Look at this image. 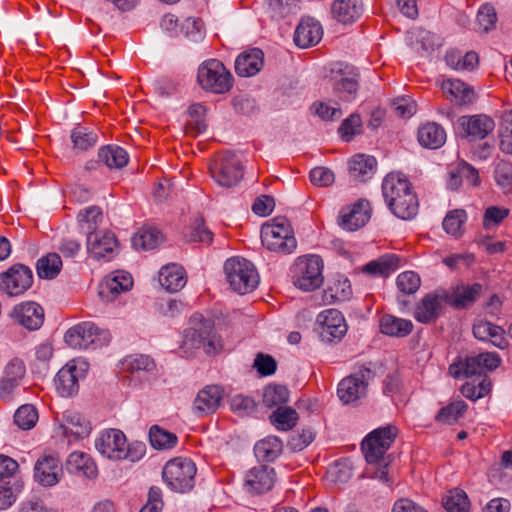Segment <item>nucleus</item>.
Wrapping results in <instances>:
<instances>
[{"label":"nucleus","mask_w":512,"mask_h":512,"mask_svg":"<svg viewBox=\"0 0 512 512\" xmlns=\"http://www.w3.org/2000/svg\"><path fill=\"white\" fill-rule=\"evenodd\" d=\"M382 193L391 212L403 220L412 219L418 212V199L411 184L403 176L388 174L382 183Z\"/></svg>","instance_id":"obj_1"},{"label":"nucleus","mask_w":512,"mask_h":512,"mask_svg":"<svg viewBox=\"0 0 512 512\" xmlns=\"http://www.w3.org/2000/svg\"><path fill=\"white\" fill-rule=\"evenodd\" d=\"M396 435L397 428L393 425H388L373 430L362 442V451L366 461L369 464L378 465L372 477L384 483L390 481L387 471L390 456H386V452L390 448Z\"/></svg>","instance_id":"obj_2"},{"label":"nucleus","mask_w":512,"mask_h":512,"mask_svg":"<svg viewBox=\"0 0 512 512\" xmlns=\"http://www.w3.org/2000/svg\"><path fill=\"white\" fill-rule=\"evenodd\" d=\"M261 241L267 250L278 254H290L297 247L294 231L285 217H276L264 224L261 228Z\"/></svg>","instance_id":"obj_3"},{"label":"nucleus","mask_w":512,"mask_h":512,"mask_svg":"<svg viewBox=\"0 0 512 512\" xmlns=\"http://www.w3.org/2000/svg\"><path fill=\"white\" fill-rule=\"evenodd\" d=\"M224 272L231 288L239 294L250 293L259 284L256 267L245 258L233 257L226 260Z\"/></svg>","instance_id":"obj_4"},{"label":"nucleus","mask_w":512,"mask_h":512,"mask_svg":"<svg viewBox=\"0 0 512 512\" xmlns=\"http://www.w3.org/2000/svg\"><path fill=\"white\" fill-rule=\"evenodd\" d=\"M375 378V372L366 366L359 367L354 373L343 378L337 386V396L344 405H355L367 396L369 383Z\"/></svg>","instance_id":"obj_5"},{"label":"nucleus","mask_w":512,"mask_h":512,"mask_svg":"<svg viewBox=\"0 0 512 512\" xmlns=\"http://www.w3.org/2000/svg\"><path fill=\"white\" fill-rule=\"evenodd\" d=\"M197 80L204 90L215 94H224L233 86L231 72L217 59L207 60L199 66Z\"/></svg>","instance_id":"obj_6"},{"label":"nucleus","mask_w":512,"mask_h":512,"mask_svg":"<svg viewBox=\"0 0 512 512\" xmlns=\"http://www.w3.org/2000/svg\"><path fill=\"white\" fill-rule=\"evenodd\" d=\"M195 464L187 458H174L166 463L162 477L166 485L175 492L185 493L194 487Z\"/></svg>","instance_id":"obj_7"},{"label":"nucleus","mask_w":512,"mask_h":512,"mask_svg":"<svg viewBox=\"0 0 512 512\" xmlns=\"http://www.w3.org/2000/svg\"><path fill=\"white\" fill-rule=\"evenodd\" d=\"M64 338L73 349H96L109 343L110 333L92 322H83L70 328Z\"/></svg>","instance_id":"obj_8"},{"label":"nucleus","mask_w":512,"mask_h":512,"mask_svg":"<svg viewBox=\"0 0 512 512\" xmlns=\"http://www.w3.org/2000/svg\"><path fill=\"white\" fill-rule=\"evenodd\" d=\"M323 262L317 255L299 257L293 267V283L303 291H312L323 283Z\"/></svg>","instance_id":"obj_9"},{"label":"nucleus","mask_w":512,"mask_h":512,"mask_svg":"<svg viewBox=\"0 0 512 512\" xmlns=\"http://www.w3.org/2000/svg\"><path fill=\"white\" fill-rule=\"evenodd\" d=\"M209 171L214 181L226 188L237 185L243 178L241 161L231 152L219 155L210 165Z\"/></svg>","instance_id":"obj_10"},{"label":"nucleus","mask_w":512,"mask_h":512,"mask_svg":"<svg viewBox=\"0 0 512 512\" xmlns=\"http://www.w3.org/2000/svg\"><path fill=\"white\" fill-rule=\"evenodd\" d=\"M500 362L501 358L497 353H480L476 356L467 357L464 361L451 364L449 374L454 378L481 376L486 371L496 369Z\"/></svg>","instance_id":"obj_11"},{"label":"nucleus","mask_w":512,"mask_h":512,"mask_svg":"<svg viewBox=\"0 0 512 512\" xmlns=\"http://www.w3.org/2000/svg\"><path fill=\"white\" fill-rule=\"evenodd\" d=\"M88 364L83 360L69 361L62 367L54 379L57 392L62 397L76 395L79 390V381L86 377Z\"/></svg>","instance_id":"obj_12"},{"label":"nucleus","mask_w":512,"mask_h":512,"mask_svg":"<svg viewBox=\"0 0 512 512\" xmlns=\"http://www.w3.org/2000/svg\"><path fill=\"white\" fill-rule=\"evenodd\" d=\"M33 283L32 270L23 264H14L0 274V289L9 297L24 294Z\"/></svg>","instance_id":"obj_13"},{"label":"nucleus","mask_w":512,"mask_h":512,"mask_svg":"<svg viewBox=\"0 0 512 512\" xmlns=\"http://www.w3.org/2000/svg\"><path fill=\"white\" fill-rule=\"evenodd\" d=\"M56 420V434L67 438L69 443L88 437L92 429L90 421L74 410L64 411Z\"/></svg>","instance_id":"obj_14"},{"label":"nucleus","mask_w":512,"mask_h":512,"mask_svg":"<svg viewBox=\"0 0 512 512\" xmlns=\"http://www.w3.org/2000/svg\"><path fill=\"white\" fill-rule=\"evenodd\" d=\"M319 335L324 342L340 341L347 332V324L337 309H326L317 316Z\"/></svg>","instance_id":"obj_15"},{"label":"nucleus","mask_w":512,"mask_h":512,"mask_svg":"<svg viewBox=\"0 0 512 512\" xmlns=\"http://www.w3.org/2000/svg\"><path fill=\"white\" fill-rule=\"evenodd\" d=\"M8 316L14 324L28 331H36L44 323V309L33 301L21 302L15 305Z\"/></svg>","instance_id":"obj_16"},{"label":"nucleus","mask_w":512,"mask_h":512,"mask_svg":"<svg viewBox=\"0 0 512 512\" xmlns=\"http://www.w3.org/2000/svg\"><path fill=\"white\" fill-rule=\"evenodd\" d=\"M63 477L62 463L58 457L44 455L34 465V480L43 487H52Z\"/></svg>","instance_id":"obj_17"},{"label":"nucleus","mask_w":512,"mask_h":512,"mask_svg":"<svg viewBox=\"0 0 512 512\" xmlns=\"http://www.w3.org/2000/svg\"><path fill=\"white\" fill-rule=\"evenodd\" d=\"M126 440L122 431L109 429L96 439L95 447L101 455L110 460H124Z\"/></svg>","instance_id":"obj_18"},{"label":"nucleus","mask_w":512,"mask_h":512,"mask_svg":"<svg viewBox=\"0 0 512 512\" xmlns=\"http://www.w3.org/2000/svg\"><path fill=\"white\" fill-rule=\"evenodd\" d=\"M87 251L96 259L110 260L116 254L118 242L112 232L100 231L86 236Z\"/></svg>","instance_id":"obj_19"},{"label":"nucleus","mask_w":512,"mask_h":512,"mask_svg":"<svg viewBox=\"0 0 512 512\" xmlns=\"http://www.w3.org/2000/svg\"><path fill=\"white\" fill-rule=\"evenodd\" d=\"M481 292L482 285L479 283L473 285L459 284L449 290H441L440 296L451 306L457 309H465L476 301Z\"/></svg>","instance_id":"obj_20"},{"label":"nucleus","mask_w":512,"mask_h":512,"mask_svg":"<svg viewBox=\"0 0 512 512\" xmlns=\"http://www.w3.org/2000/svg\"><path fill=\"white\" fill-rule=\"evenodd\" d=\"M371 217L369 202L358 200L351 206L343 208L339 215V225L347 231H356L363 227Z\"/></svg>","instance_id":"obj_21"},{"label":"nucleus","mask_w":512,"mask_h":512,"mask_svg":"<svg viewBox=\"0 0 512 512\" xmlns=\"http://www.w3.org/2000/svg\"><path fill=\"white\" fill-rule=\"evenodd\" d=\"M275 472L272 468L260 465L253 467L246 475L245 488L248 492L262 494L274 485Z\"/></svg>","instance_id":"obj_22"},{"label":"nucleus","mask_w":512,"mask_h":512,"mask_svg":"<svg viewBox=\"0 0 512 512\" xmlns=\"http://www.w3.org/2000/svg\"><path fill=\"white\" fill-rule=\"evenodd\" d=\"M222 390L217 385H208L200 390L193 402V411L198 416L214 413L220 406Z\"/></svg>","instance_id":"obj_23"},{"label":"nucleus","mask_w":512,"mask_h":512,"mask_svg":"<svg viewBox=\"0 0 512 512\" xmlns=\"http://www.w3.org/2000/svg\"><path fill=\"white\" fill-rule=\"evenodd\" d=\"M349 71L347 73L339 69L334 77L333 91L337 97L344 102L353 101L358 93L357 73L353 69L346 66Z\"/></svg>","instance_id":"obj_24"},{"label":"nucleus","mask_w":512,"mask_h":512,"mask_svg":"<svg viewBox=\"0 0 512 512\" xmlns=\"http://www.w3.org/2000/svg\"><path fill=\"white\" fill-rule=\"evenodd\" d=\"M323 36L321 24L313 18H304L296 28L294 42L301 48L316 45Z\"/></svg>","instance_id":"obj_25"},{"label":"nucleus","mask_w":512,"mask_h":512,"mask_svg":"<svg viewBox=\"0 0 512 512\" xmlns=\"http://www.w3.org/2000/svg\"><path fill=\"white\" fill-rule=\"evenodd\" d=\"M459 121L466 135L474 139H484L495 127L494 121L486 115L463 116Z\"/></svg>","instance_id":"obj_26"},{"label":"nucleus","mask_w":512,"mask_h":512,"mask_svg":"<svg viewBox=\"0 0 512 512\" xmlns=\"http://www.w3.org/2000/svg\"><path fill=\"white\" fill-rule=\"evenodd\" d=\"M441 290L427 294L417 306L414 316L421 323L434 321L441 312V304L445 302L440 296Z\"/></svg>","instance_id":"obj_27"},{"label":"nucleus","mask_w":512,"mask_h":512,"mask_svg":"<svg viewBox=\"0 0 512 512\" xmlns=\"http://www.w3.org/2000/svg\"><path fill=\"white\" fill-rule=\"evenodd\" d=\"M262 66L263 52L257 48L243 52L235 61V71L241 77H250L257 74Z\"/></svg>","instance_id":"obj_28"},{"label":"nucleus","mask_w":512,"mask_h":512,"mask_svg":"<svg viewBox=\"0 0 512 512\" xmlns=\"http://www.w3.org/2000/svg\"><path fill=\"white\" fill-rule=\"evenodd\" d=\"M331 12L338 22L348 24L361 16L363 4L361 0H335Z\"/></svg>","instance_id":"obj_29"},{"label":"nucleus","mask_w":512,"mask_h":512,"mask_svg":"<svg viewBox=\"0 0 512 512\" xmlns=\"http://www.w3.org/2000/svg\"><path fill=\"white\" fill-rule=\"evenodd\" d=\"M186 282L184 269L180 265H166L159 272V283L168 292H178Z\"/></svg>","instance_id":"obj_30"},{"label":"nucleus","mask_w":512,"mask_h":512,"mask_svg":"<svg viewBox=\"0 0 512 512\" xmlns=\"http://www.w3.org/2000/svg\"><path fill=\"white\" fill-rule=\"evenodd\" d=\"M441 89L447 99L455 101L460 105L469 104L474 99V91L458 79L444 80L441 84Z\"/></svg>","instance_id":"obj_31"},{"label":"nucleus","mask_w":512,"mask_h":512,"mask_svg":"<svg viewBox=\"0 0 512 512\" xmlns=\"http://www.w3.org/2000/svg\"><path fill=\"white\" fill-rule=\"evenodd\" d=\"M352 296V287L349 279L339 275L331 282L323 292L324 304H333L336 302L347 301Z\"/></svg>","instance_id":"obj_32"},{"label":"nucleus","mask_w":512,"mask_h":512,"mask_svg":"<svg viewBox=\"0 0 512 512\" xmlns=\"http://www.w3.org/2000/svg\"><path fill=\"white\" fill-rule=\"evenodd\" d=\"M67 470L70 473L83 475L86 478L93 479L97 476V466L91 457L82 452H73L67 459Z\"/></svg>","instance_id":"obj_33"},{"label":"nucleus","mask_w":512,"mask_h":512,"mask_svg":"<svg viewBox=\"0 0 512 512\" xmlns=\"http://www.w3.org/2000/svg\"><path fill=\"white\" fill-rule=\"evenodd\" d=\"M377 161L373 156L358 154L349 161V172L357 181H367L375 173Z\"/></svg>","instance_id":"obj_34"},{"label":"nucleus","mask_w":512,"mask_h":512,"mask_svg":"<svg viewBox=\"0 0 512 512\" xmlns=\"http://www.w3.org/2000/svg\"><path fill=\"white\" fill-rule=\"evenodd\" d=\"M418 141L425 148L437 149L445 143L446 133L440 125L427 123L419 128Z\"/></svg>","instance_id":"obj_35"},{"label":"nucleus","mask_w":512,"mask_h":512,"mask_svg":"<svg viewBox=\"0 0 512 512\" xmlns=\"http://www.w3.org/2000/svg\"><path fill=\"white\" fill-rule=\"evenodd\" d=\"M413 324L410 320L384 315L380 319V331L393 337H405L411 333Z\"/></svg>","instance_id":"obj_36"},{"label":"nucleus","mask_w":512,"mask_h":512,"mask_svg":"<svg viewBox=\"0 0 512 512\" xmlns=\"http://www.w3.org/2000/svg\"><path fill=\"white\" fill-rule=\"evenodd\" d=\"M282 448V441L278 437L268 436L256 443L254 453L260 461L272 462L281 454Z\"/></svg>","instance_id":"obj_37"},{"label":"nucleus","mask_w":512,"mask_h":512,"mask_svg":"<svg viewBox=\"0 0 512 512\" xmlns=\"http://www.w3.org/2000/svg\"><path fill=\"white\" fill-rule=\"evenodd\" d=\"M398 262V256L386 254L367 263L363 267V272L372 276L387 277L398 267Z\"/></svg>","instance_id":"obj_38"},{"label":"nucleus","mask_w":512,"mask_h":512,"mask_svg":"<svg viewBox=\"0 0 512 512\" xmlns=\"http://www.w3.org/2000/svg\"><path fill=\"white\" fill-rule=\"evenodd\" d=\"M98 157L110 169H120L129 160L128 153L119 146L107 145L99 149Z\"/></svg>","instance_id":"obj_39"},{"label":"nucleus","mask_w":512,"mask_h":512,"mask_svg":"<svg viewBox=\"0 0 512 512\" xmlns=\"http://www.w3.org/2000/svg\"><path fill=\"white\" fill-rule=\"evenodd\" d=\"M162 233L154 227L142 228L132 237V245L135 249H155L163 242Z\"/></svg>","instance_id":"obj_40"},{"label":"nucleus","mask_w":512,"mask_h":512,"mask_svg":"<svg viewBox=\"0 0 512 512\" xmlns=\"http://www.w3.org/2000/svg\"><path fill=\"white\" fill-rule=\"evenodd\" d=\"M102 211L97 206L88 207L78 214V222L80 229L88 236L89 233H97L99 225L102 223Z\"/></svg>","instance_id":"obj_41"},{"label":"nucleus","mask_w":512,"mask_h":512,"mask_svg":"<svg viewBox=\"0 0 512 512\" xmlns=\"http://www.w3.org/2000/svg\"><path fill=\"white\" fill-rule=\"evenodd\" d=\"M62 267L61 257L57 253H49L37 261V273L40 278L53 279Z\"/></svg>","instance_id":"obj_42"},{"label":"nucleus","mask_w":512,"mask_h":512,"mask_svg":"<svg viewBox=\"0 0 512 512\" xmlns=\"http://www.w3.org/2000/svg\"><path fill=\"white\" fill-rule=\"evenodd\" d=\"M442 503L447 512H469L470 510L468 496L460 489L449 491Z\"/></svg>","instance_id":"obj_43"},{"label":"nucleus","mask_w":512,"mask_h":512,"mask_svg":"<svg viewBox=\"0 0 512 512\" xmlns=\"http://www.w3.org/2000/svg\"><path fill=\"white\" fill-rule=\"evenodd\" d=\"M71 140L74 149L85 151L97 143L98 135L86 127L77 126L71 132Z\"/></svg>","instance_id":"obj_44"},{"label":"nucleus","mask_w":512,"mask_h":512,"mask_svg":"<svg viewBox=\"0 0 512 512\" xmlns=\"http://www.w3.org/2000/svg\"><path fill=\"white\" fill-rule=\"evenodd\" d=\"M270 418L277 429L288 431L296 425L298 413L291 407H278Z\"/></svg>","instance_id":"obj_45"},{"label":"nucleus","mask_w":512,"mask_h":512,"mask_svg":"<svg viewBox=\"0 0 512 512\" xmlns=\"http://www.w3.org/2000/svg\"><path fill=\"white\" fill-rule=\"evenodd\" d=\"M123 366L125 370H127L130 373H152L156 369V364L154 360L148 355L143 354L128 356L124 360Z\"/></svg>","instance_id":"obj_46"},{"label":"nucleus","mask_w":512,"mask_h":512,"mask_svg":"<svg viewBox=\"0 0 512 512\" xmlns=\"http://www.w3.org/2000/svg\"><path fill=\"white\" fill-rule=\"evenodd\" d=\"M132 286V276L125 271H116L105 281V288L114 295L128 291Z\"/></svg>","instance_id":"obj_47"},{"label":"nucleus","mask_w":512,"mask_h":512,"mask_svg":"<svg viewBox=\"0 0 512 512\" xmlns=\"http://www.w3.org/2000/svg\"><path fill=\"white\" fill-rule=\"evenodd\" d=\"M151 445L156 449H169L176 445L177 436L159 426H152L149 431Z\"/></svg>","instance_id":"obj_48"},{"label":"nucleus","mask_w":512,"mask_h":512,"mask_svg":"<svg viewBox=\"0 0 512 512\" xmlns=\"http://www.w3.org/2000/svg\"><path fill=\"white\" fill-rule=\"evenodd\" d=\"M289 400V390L282 385H268L263 392V403L266 407L284 404Z\"/></svg>","instance_id":"obj_49"},{"label":"nucleus","mask_w":512,"mask_h":512,"mask_svg":"<svg viewBox=\"0 0 512 512\" xmlns=\"http://www.w3.org/2000/svg\"><path fill=\"white\" fill-rule=\"evenodd\" d=\"M467 219L466 212L462 209H456L447 213L443 220L444 230L452 235L459 236L463 232V226Z\"/></svg>","instance_id":"obj_50"},{"label":"nucleus","mask_w":512,"mask_h":512,"mask_svg":"<svg viewBox=\"0 0 512 512\" xmlns=\"http://www.w3.org/2000/svg\"><path fill=\"white\" fill-rule=\"evenodd\" d=\"M37 420V410L33 405L30 404L22 405L16 410L14 414L15 424L23 430H29L33 428Z\"/></svg>","instance_id":"obj_51"},{"label":"nucleus","mask_w":512,"mask_h":512,"mask_svg":"<svg viewBox=\"0 0 512 512\" xmlns=\"http://www.w3.org/2000/svg\"><path fill=\"white\" fill-rule=\"evenodd\" d=\"M466 408L467 405L462 400L452 402L438 412L436 419L446 424H453L463 415Z\"/></svg>","instance_id":"obj_52"},{"label":"nucleus","mask_w":512,"mask_h":512,"mask_svg":"<svg viewBox=\"0 0 512 512\" xmlns=\"http://www.w3.org/2000/svg\"><path fill=\"white\" fill-rule=\"evenodd\" d=\"M328 479L335 483H345L352 477V467L347 460L336 461L327 470Z\"/></svg>","instance_id":"obj_53"},{"label":"nucleus","mask_w":512,"mask_h":512,"mask_svg":"<svg viewBox=\"0 0 512 512\" xmlns=\"http://www.w3.org/2000/svg\"><path fill=\"white\" fill-rule=\"evenodd\" d=\"M25 373L24 361L18 357H13L5 364L1 378L22 383Z\"/></svg>","instance_id":"obj_54"},{"label":"nucleus","mask_w":512,"mask_h":512,"mask_svg":"<svg viewBox=\"0 0 512 512\" xmlns=\"http://www.w3.org/2000/svg\"><path fill=\"white\" fill-rule=\"evenodd\" d=\"M186 237L188 241L210 244L213 239V233L205 226L203 218L198 217L189 228V233Z\"/></svg>","instance_id":"obj_55"},{"label":"nucleus","mask_w":512,"mask_h":512,"mask_svg":"<svg viewBox=\"0 0 512 512\" xmlns=\"http://www.w3.org/2000/svg\"><path fill=\"white\" fill-rule=\"evenodd\" d=\"M421 280L417 273L405 271L397 277V287L403 294H414L420 287Z\"/></svg>","instance_id":"obj_56"},{"label":"nucleus","mask_w":512,"mask_h":512,"mask_svg":"<svg viewBox=\"0 0 512 512\" xmlns=\"http://www.w3.org/2000/svg\"><path fill=\"white\" fill-rule=\"evenodd\" d=\"M269 8L275 17H285L299 10V0H267Z\"/></svg>","instance_id":"obj_57"},{"label":"nucleus","mask_w":512,"mask_h":512,"mask_svg":"<svg viewBox=\"0 0 512 512\" xmlns=\"http://www.w3.org/2000/svg\"><path fill=\"white\" fill-rule=\"evenodd\" d=\"M181 31L193 42H199L204 38L203 22L200 19L186 18L181 24Z\"/></svg>","instance_id":"obj_58"},{"label":"nucleus","mask_w":512,"mask_h":512,"mask_svg":"<svg viewBox=\"0 0 512 512\" xmlns=\"http://www.w3.org/2000/svg\"><path fill=\"white\" fill-rule=\"evenodd\" d=\"M229 404L230 409L239 416L249 415L255 410L254 400L241 394L232 396Z\"/></svg>","instance_id":"obj_59"},{"label":"nucleus","mask_w":512,"mask_h":512,"mask_svg":"<svg viewBox=\"0 0 512 512\" xmlns=\"http://www.w3.org/2000/svg\"><path fill=\"white\" fill-rule=\"evenodd\" d=\"M361 118L357 114L350 115L339 127V133L342 139L350 141L353 136L361 132Z\"/></svg>","instance_id":"obj_60"},{"label":"nucleus","mask_w":512,"mask_h":512,"mask_svg":"<svg viewBox=\"0 0 512 512\" xmlns=\"http://www.w3.org/2000/svg\"><path fill=\"white\" fill-rule=\"evenodd\" d=\"M310 181L318 187H328L335 181V175L332 170L327 167H315L310 171Z\"/></svg>","instance_id":"obj_61"},{"label":"nucleus","mask_w":512,"mask_h":512,"mask_svg":"<svg viewBox=\"0 0 512 512\" xmlns=\"http://www.w3.org/2000/svg\"><path fill=\"white\" fill-rule=\"evenodd\" d=\"M205 343H202V348L206 354H214L222 347L219 336L212 331L210 321L203 323Z\"/></svg>","instance_id":"obj_62"},{"label":"nucleus","mask_w":512,"mask_h":512,"mask_svg":"<svg viewBox=\"0 0 512 512\" xmlns=\"http://www.w3.org/2000/svg\"><path fill=\"white\" fill-rule=\"evenodd\" d=\"M509 210L497 206L488 207L484 213L483 226L490 229L492 226L499 225L507 216Z\"/></svg>","instance_id":"obj_63"},{"label":"nucleus","mask_w":512,"mask_h":512,"mask_svg":"<svg viewBox=\"0 0 512 512\" xmlns=\"http://www.w3.org/2000/svg\"><path fill=\"white\" fill-rule=\"evenodd\" d=\"M163 506L161 489L159 487H151L148 493L147 503L139 512H161Z\"/></svg>","instance_id":"obj_64"}]
</instances>
